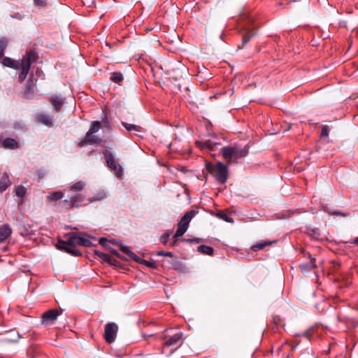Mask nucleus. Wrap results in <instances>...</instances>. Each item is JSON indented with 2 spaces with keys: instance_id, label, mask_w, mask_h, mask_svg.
<instances>
[{
  "instance_id": "obj_11",
  "label": "nucleus",
  "mask_w": 358,
  "mask_h": 358,
  "mask_svg": "<svg viewBox=\"0 0 358 358\" xmlns=\"http://www.w3.org/2000/svg\"><path fill=\"white\" fill-rule=\"evenodd\" d=\"M58 315L57 310L50 309L43 314L42 323L45 325L52 324L57 320Z\"/></svg>"
},
{
  "instance_id": "obj_46",
  "label": "nucleus",
  "mask_w": 358,
  "mask_h": 358,
  "mask_svg": "<svg viewBox=\"0 0 358 358\" xmlns=\"http://www.w3.org/2000/svg\"><path fill=\"white\" fill-rule=\"evenodd\" d=\"M354 243L358 246V237L355 239Z\"/></svg>"
},
{
  "instance_id": "obj_43",
  "label": "nucleus",
  "mask_w": 358,
  "mask_h": 358,
  "mask_svg": "<svg viewBox=\"0 0 358 358\" xmlns=\"http://www.w3.org/2000/svg\"><path fill=\"white\" fill-rule=\"evenodd\" d=\"M157 255L159 256H166L170 257H173V254L171 252L158 251Z\"/></svg>"
},
{
  "instance_id": "obj_20",
  "label": "nucleus",
  "mask_w": 358,
  "mask_h": 358,
  "mask_svg": "<svg viewBox=\"0 0 358 358\" xmlns=\"http://www.w3.org/2000/svg\"><path fill=\"white\" fill-rule=\"evenodd\" d=\"M83 201V196L78 194L73 197H72L69 201L64 200V202L69 203V205L71 208L73 207H79L81 203Z\"/></svg>"
},
{
  "instance_id": "obj_14",
  "label": "nucleus",
  "mask_w": 358,
  "mask_h": 358,
  "mask_svg": "<svg viewBox=\"0 0 358 358\" xmlns=\"http://www.w3.org/2000/svg\"><path fill=\"white\" fill-rule=\"evenodd\" d=\"M35 119L37 122L48 127H51L52 124V117L43 113H37L36 115Z\"/></svg>"
},
{
  "instance_id": "obj_19",
  "label": "nucleus",
  "mask_w": 358,
  "mask_h": 358,
  "mask_svg": "<svg viewBox=\"0 0 358 358\" xmlns=\"http://www.w3.org/2000/svg\"><path fill=\"white\" fill-rule=\"evenodd\" d=\"M2 145L3 148L7 149H15L19 148L20 144L15 139L7 138L2 141Z\"/></svg>"
},
{
  "instance_id": "obj_44",
  "label": "nucleus",
  "mask_w": 358,
  "mask_h": 358,
  "mask_svg": "<svg viewBox=\"0 0 358 358\" xmlns=\"http://www.w3.org/2000/svg\"><path fill=\"white\" fill-rule=\"evenodd\" d=\"M35 76L37 78H43L44 73L41 69H40L39 68H37L36 70Z\"/></svg>"
},
{
  "instance_id": "obj_4",
  "label": "nucleus",
  "mask_w": 358,
  "mask_h": 358,
  "mask_svg": "<svg viewBox=\"0 0 358 358\" xmlns=\"http://www.w3.org/2000/svg\"><path fill=\"white\" fill-rule=\"evenodd\" d=\"M207 171L213 175L221 184H224L227 180L228 168L222 162H217L215 164L207 163L206 164Z\"/></svg>"
},
{
  "instance_id": "obj_42",
  "label": "nucleus",
  "mask_w": 358,
  "mask_h": 358,
  "mask_svg": "<svg viewBox=\"0 0 358 358\" xmlns=\"http://www.w3.org/2000/svg\"><path fill=\"white\" fill-rule=\"evenodd\" d=\"M330 128L328 125H322L320 134H329Z\"/></svg>"
},
{
  "instance_id": "obj_1",
  "label": "nucleus",
  "mask_w": 358,
  "mask_h": 358,
  "mask_svg": "<svg viewBox=\"0 0 358 358\" xmlns=\"http://www.w3.org/2000/svg\"><path fill=\"white\" fill-rule=\"evenodd\" d=\"M38 59V54L34 49L27 50L22 57V64L18 74V82L22 83L27 78L31 66Z\"/></svg>"
},
{
  "instance_id": "obj_38",
  "label": "nucleus",
  "mask_w": 358,
  "mask_h": 358,
  "mask_svg": "<svg viewBox=\"0 0 358 358\" xmlns=\"http://www.w3.org/2000/svg\"><path fill=\"white\" fill-rule=\"evenodd\" d=\"M203 124L206 128L207 134H208V135L215 134L214 131L213 130V125L210 122L206 121V122H204Z\"/></svg>"
},
{
  "instance_id": "obj_8",
  "label": "nucleus",
  "mask_w": 358,
  "mask_h": 358,
  "mask_svg": "<svg viewBox=\"0 0 358 358\" xmlns=\"http://www.w3.org/2000/svg\"><path fill=\"white\" fill-rule=\"evenodd\" d=\"M120 250L124 253L127 254L131 259L134 260L136 262L142 263L146 265L148 267L153 268L155 267V262H148L147 260L142 259L139 257H138L135 253L130 250L129 248L123 245H120Z\"/></svg>"
},
{
  "instance_id": "obj_13",
  "label": "nucleus",
  "mask_w": 358,
  "mask_h": 358,
  "mask_svg": "<svg viewBox=\"0 0 358 358\" xmlns=\"http://www.w3.org/2000/svg\"><path fill=\"white\" fill-rule=\"evenodd\" d=\"M196 212L194 210H190L187 212L184 216L181 218L180 221L178 223V227H182L183 229H186L187 230L189 227V223L191 220L195 215Z\"/></svg>"
},
{
  "instance_id": "obj_40",
  "label": "nucleus",
  "mask_w": 358,
  "mask_h": 358,
  "mask_svg": "<svg viewBox=\"0 0 358 358\" xmlns=\"http://www.w3.org/2000/svg\"><path fill=\"white\" fill-rule=\"evenodd\" d=\"M34 3L38 7H45L47 5L46 0H34Z\"/></svg>"
},
{
  "instance_id": "obj_12",
  "label": "nucleus",
  "mask_w": 358,
  "mask_h": 358,
  "mask_svg": "<svg viewBox=\"0 0 358 358\" xmlns=\"http://www.w3.org/2000/svg\"><path fill=\"white\" fill-rule=\"evenodd\" d=\"M1 64L4 66L9 67L15 70H19L22 64V59L20 61H17L10 57H5L3 58Z\"/></svg>"
},
{
  "instance_id": "obj_17",
  "label": "nucleus",
  "mask_w": 358,
  "mask_h": 358,
  "mask_svg": "<svg viewBox=\"0 0 358 358\" xmlns=\"http://www.w3.org/2000/svg\"><path fill=\"white\" fill-rule=\"evenodd\" d=\"M56 111H59L64 104V99L58 95H52L49 98Z\"/></svg>"
},
{
  "instance_id": "obj_37",
  "label": "nucleus",
  "mask_w": 358,
  "mask_h": 358,
  "mask_svg": "<svg viewBox=\"0 0 358 358\" xmlns=\"http://www.w3.org/2000/svg\"><path fill=\"white\" fill-rule=\"evenodd\" d=\"M171 231H167L166 232H165L160 238V241L161 242L164 244V245H166L167 243H168V241H169V238L171 234Z\"/></svg>"
},
{
  "instance_id": "obj_36",
  "label": "nucleus",
  "mask_w": 358,
  "mask_h": 358,
  "mask_svg": "<svg viewBox=\"0 0 358 358\" xmlns=\"http://www.w3.org/2000/svg\"><path fill=\"white\" fill-rule=\"evenodd\" d=\"M217 217L224 220L227 222L233 223L234 220L229 217L227 214L224 212H219L217 213Z\"/></svg>"
},
{
  "instance_id": "obj_2",
  "label": "nucleus",
  "mask_w": 358,
  "mask_h": 358,
  "mask_svg": "<svg viewBox=\"0 0 358 358\" xmlns=\"http://www.w3.org/2000/svg\"><path fill=\"white\" fill-rule=\"evenodd\" d=\"M221 154L228 164L237 163L238 159L246 157L248 155V147L245 145L241 148L237 145L224 146L221 149Z\"/></svg>"
},
{
  "instance_id": "obj_16",
  "label": "nucleus",
  "mask_w": 358,
  "mask_h": 358,
  "mask_svg": "<svg viewBox=\"0 0 358 358\" xmlns=\"http://www.w3.org/2000/svg\"><path fill=\"white\" fill-rule=\"evenodd\" d=\"M12 234V229L10 227L5 224L0 227V243L6 240Z\"/></svg>"
},
{
  "instance_id": "obj_28",
  "label": "nucleus",
  "mask_w": 358,
  "mask_h": 358,
  "mask_svg": "<svg viewBox=\"0 0 358 358\" xmlns=\"http://www.w3.org/2000/svg\"><path fill=\"white\" fill-rule=\"evenodd\" d=\"M96 254L100 258H101L104 262H108L110 264H113V262L115 260L108 254L103 253L102 252L96 251Z\"/></svg>"
},
{
  "instance_id": "obj_26",
  "label": "nucleus",
  "mask_w": 358,
  "mask_h": 358,
  "mask_svg": "<svg viewBox=\"0 0 358 358\" xmlns=\"http://www.w3.org/2000/svg\"><path fill=\"white\" fill-rule=\"evenodd\" d=\"M64 196V194L61 191L54 192L50 194L47 196V200L48 201H57L62 199Z\"/></svg>"
},
{
  "instance_id": "obj_22",
  "label": "nucleus",
  "mask_w": 358,
  "mask_h": 358,
  "mask_svg": "<svg viewBox=\"0 0 358 358\" xmlns=\"http://www.w3.org/2000/svg\"><path fill=\"white\" fill-rule=\"evenodd\" d=\"M10 185V181L8 176L3 173L0 179V192H3Z\"/></svg>"
},
{
  "instance_id": "obj_29",
  "label": "nucleus",
  "mask_w": 358,
  "mask_h": 358,
  "mask_svg": "<svg viewBox=\"0 0 358 358\" xmlns=\"http://www.w3.org/2000/svg\"><path fill=\"white\" fill-rule=\"evenodd\" d=\"M65 252L76 257L82 255V253L76 248V246L72 245H68L66 248H65Z\"/></svg>"
},
{
  "instance_id": "obj_39",
  "label": "nucleus",
  "mask_w": 358,
  "mask_h": 358,
  "mask_svg": "<svg viewBox=\"0 0 358 358\" xmlns=\"http://www.w3.org/2000/svg\"><path fill=\"white\" fill-rule=\"evenodd\" d=\"M68 245L69 244L67 243V241H59L58 243L56 244V248L58 250L65 251V248H66Z\"/></svg>"
},
{
  "instance_id": "obj_47",
  "label": "nucleus",
  "mask_w": 358,
  "mask_h": 358,
  "mask_svg": "<svg viewBox=\"0 0 358 358\" xmlns=\"http://www.w3.org/2000/svg\"><path fill=\"white\" fill-rule=\"evenodd\" d=\"M289 128H290V127H289L287 129H285V131H287Z\"/></svg>"
},
{
  "instance_id": "obj_24",
  "label": "nucleus",
  "mask_w": 358,
  "mask_h": 358,
  "mask_svg": "<svg viewBox=\"0 0 358 358\" xmlns=\"http://www.w3.org/2000/svg\"><path fill=\"white\" fill-rule=\"evenodd\" d=\"M182 336V333L176 334L165 342V345L167 346L175 345L181 339Z\"/></svg>"
},
{
  "instance_id": "obj_5",
  "label": "nucleus",
  "mask_w": 358,
  "mask_h": 358,
  "mask_svg": "<svg viewBox=\"0 0 358 358\" xmlns=\"http://www.w3.org/2000/svg\"><path fill=\"white\" fill-rule=\"evenodd\" d=\"M67 243L75 246L81 245L84 247H90L92 245L90 237L87 234L83 233L69 234Z\"/></svg>"
},
{
  "instance_id": "obj_27",
  "label": "nucleus",
  "mask_w": 358,
  "mask_h": 358,
  "mask_svg": "<svg viewBox=\"0 0 358 358\" xmlns=\"http://www.w3.org/2000/svg\"><path fill=\"white\" fill-rule=\"evenodd\" d=\"M197 250L203 255H212L214 251L212 247L207 245H200L198 247Z\"/></svg>"
},
{
  "instance_id": "obj_23",
  "label": "nucleus",
  "mask_w": 358,
  "mask_h": 358,
  "mask_svg": "<svg viewBox=\"0 0 358 358\" xmlns=\"http://www.w3.org/2000/svg\"><path fill=\"white\" fill-rule=\"evenodd\" d=\"M122 124L127 131H135L137 132H144L143 129L140 126L129 124L124 122H122Z\"/></svg>"
},
{
  "instance_id": "obj_31",
  "label": "nucleus",
  "mask_w": 358,
  "mask_h": 358,
  "mask_svg": "<svg viewBox=\"0 0 358 358\" xmlns=\"http://www.w3.org/2000/svg\"><path fill=\"white\" fill-rule=\"evenodd\" d=\"M187 231L186 229H183L178 226V229L173 236V241L171 243V245L173 246L178 241L179 237L182 236Z\"/></svg>"
},
{
  "instance_id": "obj_25",
  "label": "nucleus",
  "mask_w": 358,
  "mask_h": 358,
  "mask_svg": "<svg viewBox=\"0 0 358 358\" xmlns=\"http://www.w3.org/2000/svg\"><path fill=\"white\" fill-rule=\"evenodd\" d=\"M110 80L115 83H120L123 81L124 77L120 72H113L110 74Z\"/></svg>"
},
{
  "instance_id": "obj_15",
  "label": "nucleus",
  "mask_w": 358,
  "mask_h": 358,
  "mask_svg": "<svg viewBox=\"0 0 358 358\" xmlns=\"http://www.w3.org/2000/svg\"><path fill=\"white\" fill-rule=\"evenodd\" d=\"M196 144L198 147H199L201 150H213L215 145H220V143L216 141H213L211 140L208 141H196Z\"/></svg>"
},
{
  "instance_id": "obj_7",
  "label": "nucleus",
  "mask_w": 358,
  "mask_h": 358,
  "mask_svg": "<svg viewBox=\"0 0 358 358\" xmlns=\"http://www.w3.org/2000/svg\"><path fill=\"white\" fill-rule=\"evenodd\" d=\"M103 155L108 167L112 171H115L117 176H120L122 173V169L115 160L113 153L106 150L103 152Z\"/></svg>"
},
{
  "instance_id": "obj_48",
  "label": "nucleus",
  "mask_w": 358,
  "mask_h": 358,
  "mask_svg": "<svg viewBox=\"0 0 358 358\" xmlns=\"http://www.w3.org/2000/svg\"><path fill=\"white\" fill-rule=\"evenodd\" d=\"M270 134H272V135H274V134H277V133H271Z\"/></svg>"
},
{
  "instance_id": "obj_30",
  "label": "nucleus",
  "mask_w": 358,
  "mask_h": 358,
  "mask_svg": "<svg viewBox=\"0 0 358 358\" xmlns=\"http://www.w3.org/2000/svg\"><path fill=\"white\" fill-rule=\"evenodd\" d=\"M187 231L186 229H183L178 226V229L173 236V241L171 243V245L173 246L178 241L179 237L182 236Z\"/></svg>"
},
{
  "instance_id": "obj_32",
  "label": "nucleus",
  "mask_w": 358,
  "mask_h": 358,
  "mask_svg": "<svg viewBox=\"0 0 358 358\" xmlns=\"http://www.w3.org/2000/svg\"><path fill=\"white\" fill-rule=\"evenodd\" d=\"M85 186V183L84 182L78 181L70 187V190L72 192H80L84 189Z\"/></svg>"
},
{
  "instance_id": "obj_18",
  "label": "nucleus",
  "mask_w": 358,
  "mask_h": 358,
  "mask_svg": "<svg viewBox=\"0 0 358 358\" xmlns=\"http://www.w3.org/2000/svg\"><path fill=\"white\" fill-rule=\"evenodd\" d=\"M99 141L97 136H85V138L80 142L79 146L83 147L88 144L94 145L98 143Z\"/></svg>"
},
{
  "instance_id": "obj_33",
  "label": "nucleus",
  "mask_w": 358,
  "mask_h": 358,
  "mask_svg": "<svg viewBox=\"0 0 358 358\" xmlns=\"http://www.w3.org/2000/svg\"><path fill=\"white\" fill-rule=\"evenodd\" d=\"M8 41L7 38H0V59L2 58V57L4 55V51L6 49L8 46Z\"/></svg>"
},
{
  "instance_id": "obj_45",
  "label": "nucleus",
  "mask_w": 358,
  "mask_h": 358,
  "mask_svg": "<svg viewBox=\"0 0 358 358\" xmlns=\"http://www.w3.org/2000/svg\"><path fill=\"white\" fill-rule=\"evenodd\" d=\"M106 242H107V240L105 238H101L99 241V243L103 246L106 245Z\"/></svg>"
},
{
  "instance_id": "obj_35",
  "label": "nucleus",
  "mask_w": 358,
  "mask_h": 358,
  "mask_svg": "<svg viewBox=\"0 0 358 358\" xmlns=\"http://www.w3.org/2000/svg\"><path fill=\"white\" fill-rule=\"evenodd\" d=\"M26 191H27V189L24 186L19 185V186L16 187L15 192L16 196L22 198L25 195Z\"/></svg>"
},
{
  "instance_id": "obj_21",
  "label": "nucleus",
  "mask_w": 358,
  "mask_h": 358,
  "mask_svg": "<svg viewBox=\"0 0 358 358\" xmlns=\"http://www.w3.org/2000/svg\"><path fill=\"white\" fill-rule=\"evenodd\" d=\"M315 259L310 257L309 262L303 264L300 266L301 270L303 273H307L315 268Z\"/></svg>"
},
{
  "instance_id": "obj_3",
  "label": "nucleus",
  "mask_w": 358,
  "mask_h": 358,
  "mask_svg": "<svg viewBox=\"0 0 358 358\" xmlns=\"http://www.w3.org/2000/svg\"><path fill=\"white\" fill-rule=\"evenodd\" d=\"M110 113L106 110H103L101 118L100 121H92L90 124V127L85 134H94L100 129L104 131L110 132L112 130V127L110 122Z\"/></svg>"
},
{
  "instance_id": "obj_10",
  "label": "nucleus",
  "mask_w": 358,
  "mask_h": 358,
  "mask_svg": "<svg viewBox=\"0 0 358 358\" xmlns=\"http://www.w3.org/2000/svg\"><path fill=\"white\" fill-rule=\"evenodd\" d=\"M256 33L257 29L255 27L244 28L242 31L241 45H238V48H243L255 36Z\"/></svg>"
},
{
  "instance_id": "obj_41",
  "label": "nucleus",
  "mask_w": 358,
  "mask_h": 358,
  "mask_svg": "<svg viewBox=\"0 0 358 358\" xmlns=\"http://www.w3.org/2000/svg\"><path fill=\"white\" fill-rule=\"evenodd\" d=\"M106 197V193L104 191L99 192L96 196L94 197V200H101Z\"/></svg>"
},
{
  "instance_id": "obj_34",
  "label": "nucleus",
  "mask_w": 358,
  "mask_h": 358,
  "mask_svg": "<svg viewBox=\"0 0 358 358\" xmlns=\"http://www.w3.org/2000/svg\"><path fill=\"white\" fill-rule=\"evenodd\" d=\"M271 242L264 241V242L259 243L254 245L252 247V248L254 251H258V250L264 249L266 246L271 245Z\"/></svg>"
},
{
  "instance_id": "obj_49",
  "label": "nucleus",
  "mask_w": 358,
  "mask_h": 358,
  "mask_svg": "<svg viewBox=\"0 0 358 358\" xmlns=\"http://www.w3.org/2000/svg\"><path fill=\"white\" fill-rule=\"evenodd\" d=\"M0 358H3V357H0Z\"/></svg>"
},
{
  "instance_id": "obj_9",
  "label": "nucleus",
  "mask_w": 358,
  "mask_h": 358,
  "mask_svg": "<svg viewBox=\"0 0 358 358\" xmlns=\"http://www.w3.org/2000/svg\"><path fill=\"white\" fill-rule=\"evenodd\" d=\"M117 326L113 322L108 323L104 329V338L108 343H113L116 337Z\"/></svg>"
},
{
  "instance_id": "obj_6",
  "label": "nucleus",
  "mask_w": 358,
  "mask_h": 358,
  "mask_svg": "<svg viewBox=\"0 0 358 358\" xmlns=\"http://www.w3.org/2000/svg\"><path fill=\"white\" fill-rule=\"evenodd\" d=\"M37 78L34 73H31L25 85L23 96L25 99H29L34 96V88L36 86Z\"/></svg>"
}]
</instances>
